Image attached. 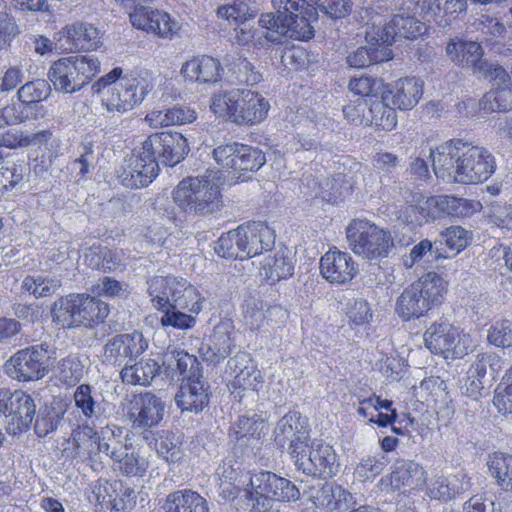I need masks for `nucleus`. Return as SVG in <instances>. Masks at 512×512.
Wrapping results in <instances>:
<instances>
[{
  "mask_svg": "<svg viewBox=\"0 0 512 512\" xmlns=\"http://www.w3.org/2000/svg\"><path fill=\"white\" fill-rule=\"evenodd\" d=\"M272 0L277 12L262 13L259 26L266 31L265 38L281 43L284 37L308 41L315 35L312 22L318 19L317 9L333 19L346 17L352 11V0Z\"/></svg>",
  "mask_w": 512,
  "mask_h": 512,
  "instance_id": "obj_1",
  "label": "nucleus"
},
{
  "mask_svg": "<svg viewBox=\"0 0 512 512\" xmlns=\"http://www.w3.org/2000/svg\"><path fill=\"white\" fill-rule=\"evenodd\" d=\"M190 151L187 138L180 132L166 130L147 136L133 149L124 170L123 182L130 188L150 185L159 175V162L167 167L181 163Z\"/></svg>",
  "mask_w": 512,
  "mask_h": 512,
  "instance_id": "obj_2",
  "label": "nucleus"
},
{
  "mask_svg": "<svg viewBox=\"0 0 512 512\" xmlns=\"http://www.w3.org/2000/svg\"><path fill=\"white\" fill-rule=\"evenodd\" d=\"M430 158L436 177L450 183L476 185L496 170L495 158L486 148L462 139H450L431 149Z\"/></svg>",
  "mask_w": 512,
  "mask_h": 512,
  "instance_id": "obj_3",
  "label": "nucleus"
},
{
  "mask_svg": "<svg viewBox=\"0 0 512 512\" xmlns=\"http://www.w3.org/2000/svg\"><path fill=\"white\" fill-rule=\"evenodd\" d=\"M448 282L436 272H427L403 289L394 310L404 322L420 319L445 302Z\"/></svg>",
  "mask_w": 512,
  "mask_h": 512,
  "instance_id": "obj_4",
  "label": "nucleus"
},
{
  "mask_svg": "<svg viewBox=\"0 0 512 512\" xmlns=\"http://www.w3.org/2000/svg\"><path fill=\"white\" fill-rule=\"evenodd\" d=\"M210 109L225 121L251 127L267 118L270 103L259 92L236 89L215 93L211 99Z\"/></svg>",
  "mask_w": 512,
  "mask_h": 512,
  "instance_id": "obj_5",
  "label": "nucleus"
},
{
  "mask_svg": "<svg viewBox=\"0 0 512 512\" xmlns=\"http://www.w3.org/2000/svg\"><path fill=\"white\" fill-rule=\"evenodd\" d=\"M109 312L110 307L106 302L87 293L62 296L51 308L53 322L62 328H94L105 322Z\"/></svg>",
  "mask_w": 512,
  "mask_h": 512,
  "instance_id": "obj_6",
  "label": "nucleus"
},
{
  "mask_svg": "<svg viewBox=\"0 0 512 512\" xmlns=\"http://www.w3.org/2000/svg\"><path fill=\"white\" fill-rule=\"evenodd\" d=\"M147 293L154 309L172 308L198 315L205 302L204 296L193 284L173 276H153L147 282Z\"/></svg>",
  "mask_w": 512,
  "mask_h": 512,
  "instance_id": "obj_7",
  "label": "nucleus"
},
{
  "mask_svg": "<svg viewBox=\"0 0 512 512\" xmlns=\"http://www.w3.org/2000/svg\"><path fill=\"white\" fill-rule=\"evenodd\" d=\"M100 72L98 58L69 55L53 61L47 76L55 91L73 94L87 86Z\"/></svg>",
  "mask_w": 512,
  "mask_h": 512,
  "instance_id": "obj_8",
  "label": "nucleus"
},
{
  "mask_svg": "<svg viewBox=\"0 0 512 512\" xmlns=\"http://www.w3.org/2000/svg\"><path fill=\"white\" fill-rule=\"evenodd\" d=\"M345 235L350 250L367 260L386 258L394 247L391 231L366 218L352 219Z\"/></svg>",
  "mask_w": 512,
  "mask_h": 512,
  "instance_id": "obj_9",
  "label": "nucleus"
},
{
  "mask_svg": "<svg viewBox=\"0 0 512 512\" xmlns=\"http://www.w3.org/2000/svg\"><path fill=\"white\" fill-rule=\"evenodd\" d=\"M175 204L186 213L211 214L222 206L220 186L208 176L183 178L172 192Z\"/></svg>",
  "mask_w": 512,
  "mask_h": 512,
  "instance_id": "obj_10",
  "label": "nucleus"
},
{
  "mask_svg": "<svg viewBox=\"0 0 512 512\" xmlns=\"http://www.w3.org/2000/svg\"><path fill=\"white\" fill-rule=\"evenodd\" d=\"M57 359L56 349L47 343L27 346L13 353L4 363V372L12 380L27 383L43 379Z\"/></svg>",
  "mask_w": 512,
  "mask_h": 512,
  "instance_id": "obj_11",
  "label": "nucleus"
},
{
  "mask_svg": "<svg viewBox=\"0 0 512 512\" xmlns=\"http://www.w3.org/2000/svg\"><path fill=\"white\" fill-rule=\"evenodd\" d=\"M245 491L253 512L269 511L272 500L290 502L300 497V491L293 482L270 471L252 473Z\"/></svg>",
  "mask_w": 512,
  "mask_h": 512,
  "instance_id": "obj_12",
  "label": "nucleus"
},
{
  "mask_svg": "<svg viewBox=\"0 0 512 512\" xmlns=\"http://www.w3.org/2000/svg\"><path fill=\"white\" fill-rule=\"evenodd\" d=\"M154 88L151 77L139 73L123 78L102 93L101 104L109 113L124 114L140 105Z\"/></svg>",
  "mask_w": 512,
  "mask_h": 512,
  "instance_id": "obj_13",
  "label": "nucleus"
},
{
  "mask_svg": "<svg viewBox=\"0 0 512 512\" xmlns=\"http://www.w3.org/2000/svg\"><path fill=\"white\" fill-rule=\"evenodd\" d=\"M216 163L240 181L250 178L249 173L258 171L266 162L265 154L257 147L232 142L213 149Z\"/></svg>",
  "mask_w": 512,
  "mask_h": 512,
  "instance_id": "obj_14",
  "label": "nucleus"
},
{
  "mask_svg": "<svg viewBox=\"0 0 512 512\" xmlns=\"http://www.w3.org/2000/svg\"><path fill=\"white\" fill-rule=\"evenodd\" d=\"M87 498L98 512H129L136 504L134 489L118 479L96 480Z\"/></svg>",
  "mask_w": 512,
  "mask_h": 512,
  "instance_id": "obj_15",
  "label": "nucleus"
},
{
  "mask_svg": "<svg viewBox=\"0 0 512 512\" xmlns=\"http://www.w3.org/2000/svg\"><path fill=\"white\" fill-rule=\"evenodd\" d=\"M291 456L298 470L306 475L329 479L338 472L339 463L333 446L321 440H314L311 444L307 442L303 449Z\"/></svg>",
  "mask_w": 512,
  "mask_h": 512,
  "instance_id": "obj_16",
  "label": "nucleus"
},
{
  "mask_svg": "<svg viewBox=\"0 0 512 512\" xmlns=\"http://www.w3.org/2000/svg\"><path fill=\"white\" fill-rule=\"evenodd\" d=\"M338 172L319 183L316 194L322 201L332 205L343 202L357 189V178L361 174L362 163L352 156H344L339 162Z\"/></svg>",
  "mask_w": 512,
  "mask_h": 512,
  "instance_id": "obj_17",
  "label": "nucleus"
},
{
  "mask_svg": "<svg viewBox=\"0 0 512 512\" xmlns=\"http://www.w3.org/2000/svg\"><path fill=\"white\" fill-rule=\"evenodd\" d=\"M426 347L434 354L448 359H460L467 353L468 337L449 322H434L424 333Z\"/></svg>",
  "mask_w": 512,
  "mask_h": 512,
  "instance_id": "obj_18",
  "label": "nucleus"
},
{
  "mask_svg": "<svg viewBox=\"0 0 512 512\" xmlns=\"http://www.w3.org/2000/svg\"><path fill=\"white\" fill-rule=\"evenodd\" d=\"M54 44L60 53L91 52L100 47L101 33L91 23L75 21L54 34Z\"/></svg>",
  "mask_w": 512,
  "mask_h": 512,
  "instance_id": "obj_19",
  "label": "nucleus"
},
{
  "mask_svg": "<svg viewBox=\"0 0 512 512\" xmlns=\"http://www.w3.org/2000/svg\"><path fill=\"white\" fill-rule=\"evenodd\" d=\"M129 20L134 28L163 40L180 35L181 24L164 10L139 5L129 14Z\"/></svg>",
  "mask_w": 512,
  "mask_h": 512,
  "instance_id": "obj_20",
  "label": "nucleus"
},
{
  "mask_svg": "<svg viewBox=\"0 0 512 512\" xmlns=\"http://www.w3.org/2000/svg\"><path fill=\"white\" fill-rule=\"evenodd\" d=\"M425 207L421 208L422 218L426 222L437 218H468L482 209L479 201L453 195H434L427 197Z\"/></svg>",
  "mask_w": 512,
  "mask_h": 512,
  "instance_id": "obj_21",
  "label": "nucleus"
},
{
  "mask_svg": "<svg viewBox=\"0 0 512 512\" xmlns=\"http://www.w3.org/2000/svg\"><path fill=\"white\" fill-rule=\"evenodd\" d=\"M319 270L321 276L335 286L351 284L360 272L359 264L352 255L335 246L321 256Z\"/></svg>",
  "mask_w": 512,
  "mask_h": 512,
  "instance_id": "obj_22",
  "label": "nucleus"
},
{
  "mask_svg": "<svg viewBox=\"0 0 512 512\" xmlns=\"http://www.w3.org/2000/svg\"><path fill=\"white\" fill-rule=\"evenodd\" d=\"M408 10L440 27L450 26L465 15L464 0H408Z\"/></svg>",
  "mask_w": 512,
  "mask_h": 512,
  "instance_id": "obj_23",
  "label": "nucleus"
},
{
  "mask_svg": "<svg viewBox=\"0 0 512 512\" xmlns=\"http://www.w3.org/2000/svg\"><path fill=\"white\" fill-rule=\"evenodd\" d=\"M164 412V402L152 392L133 394L127 405V416L135 428L157 426L163 420Z\"/></svg>",
  "mask_w": 512,
  "mask_h": 512,
  "instance_id": "obj_24",
  "label": "nucleus"
},
{
  "mask_svg": "<svg viewBox=\"0 0 512 512\" xmlns=\"http://www.w3.org/2000/svg\"><path fill=\"white\" fill-rule=\"evenodd\" d=\"M446 52L454 63L470 67L474 73L481 74L484 78L489 77L492 70L500 66L499 64H490L483 59V48L476 41L452 40L447 44Z\"/></svg>",
  "mask_w": 512,
  "mask_h": 512,
  "instance_id": "obj_25",
  "label": "nucleus"
},
{
  "mask_svg": "<svg viewBox=\"0 0 512 512\" xmlns=\"http://www.w3.org/2000/svg\"><path fill=\"white\" fill-rule=\"evenodd\" d=\"M492 82L493 89L485 93L480 100V108L485 112H505L512 108V80L510 74L502 66L492 70L486 77Z\"/></svg>",
  "mask_w": 512,
  "mask_h": 512,
  "instance_id": "obj_26",
  "label": "nucleus"
},
{
  "mask_svg": "<svg viewBox=\"0 0 512 512\" xmlns=\"http://www.w3.org/2000/svg\"><path fill=\"white\" fill-rule=\"evenodd\" d=\"M424 82L414 76L399 78L393 83L383 85L381 98L391 102L394 108L399 110H410L415 107L422 98Z\"/></svg>",
  "mask_w": 512,
  "mask_h": 512,
  "instance_id": "obj_27",
  "label": "nucleus"
},
{
  "mask_svg": "<svg viewBox=\"0 0 512 512\" xmlns=\"http://www.w3.org/2000/svg\"><path fill=\"white\" fill-rule=\"evenodd\" d=\"M309 425L306 417L298 411H289L278 422L275 441L278 445L284 446L290 441V454L303 449L308 442Z\"/></svg>",
  "mask_w": 512,
  "mask_h": 512,
  "instance_id": "obj_28",
  "label": "nucleus"
},
{
  "mask_svg": "<svg viewBox=\"0 0 512 512\" xmlns=\"http://www.w3.org/2000/svg\"><path fill=\"white\" fill-rule=\"evenodd\" d=\"M36 405L34 399L23 390H15L11 394L6 430L11 435L27 431L35 417Z\"/></svg>",
  "mask_w": 512,
  "mask_h": 512,
  "instance_id": "obj_29",
  "label": "nucleus"
},
{
  "mask_svg": "<svg viewBox=\"0 0 512 512\" xmlns=\"http://www.w3.org/2000/svg\"><path fill=\"white\" fill-rule=\"evenodd\" d=\"M182 76L193 83L215 84L221 81L224 68L219 59L210 55H196L181 67Z\"/></svg>",
  "mask_w": 512,
  "mask_h": 512,
  "instance_id": "obj_30",
  "label": "nucleus"
},
{
  "mask_svg": "<svg viewBox=\"0 0 512 512\" xmlns=\"http://www.w3.org/2000/svg\"><path fill=\"white\" fill-rule=\"evenodd\" d=\"M249 259L271 251L276 242V232L265 221L249 220L240 224Z\"/></svg>",
  "mask_w": 512,
  "mask_h": 512,
  "instance_id": "obj_31",
  "label": "nucleus"
},
{
  "mask_svg": "<svg viewBox=\"0 0 512 512\" xmlns=\"http://www.w3.org/2000/svg\"><path fill=\"white\" fill-rule=\"evenodd\" d=\"M209 385L203 380V376L189 377L180 385L175 396L177 406L182 411L201 412L210 401Z\"/></svg>",
  "mask_w": 512,
  "mask_h": 512,
  "instance_id": "obj_32",
  "label": "nucleus"
},
{
  "mask_svg": "<svg viewBox=\"0 0 512 512\" xmlns=\"http://www.w3.org/2000/svg\"><path fill=\"white\" fill-rule=\"evenodd\" d=\"M143 334L134 331L130 334H119L110 339L105 347L104 354L114 364H121L127 358H136L147 348Z\"/></svg>",
  "mask_w": 512,
  "mask_h": 512,
  "instance_id": "obj_33",
  "label": "nucleus"
},
{
  "mask_svg": "<svg viewBox=\"0 0 512 512\" xmlns=\"http://www.w3.org/2000/svg\"><path fill=\"white\" fill-rule=\"evenodd\" d=\"M235 327L230 319H222L212 331L210 336V344L206 354L205 360L218 364L226 359L235 347L234 341Z\"/></svg>",
  "mask_w": 512,
  "mask_h": 512,
  "instance_id": "obj_34",
  "label": "nucleus"
},
{
  "mask_svg": "<svg viewBox=\"0 0 512 512\" xmlns=\"http://www.w3.org/2000/svg\"><path fill=\"white\" fill-rule=\"evenodd\" d=\"M352 494L338 484H324L311 496L313 512H345Z\"/></svg>",
  "mask_w": 512,
  "mask_h": 512,
  "instance_id": "obj_35",
  "label": "nucleus"
},
{
  "mask_svg": "<svg viewBox=\"0 0 512 512\" xmlns=\"http://www.w3.org/2000/svg\"><path fill=\"white\" fill-rule=\"evenodd\" d=\"M412 16L394 15L382 29L380 40L389 48L397 37L416 39L426 30L423 22Z\"/></svg>",
  "mask_w": 512,
  "mask_h": 512,
  "instance_id": "obj_36",
  "label": "nucleus"
},
{
  "mask_svg": "<svg viewBox=\"0 0 512 512\" xmlns=\"http://www.w3.org/2000/svg\"><path fill=\"white\" fill-rule=\"evenodd\" d=\"M161 509L163 512H209V505L197 491L180 489L165 497Z\"/></svg>",
  "mask_w": 512,
  "mask_h": 512,
  "instance_id": "obj_37",
  "label": "nucleus"
},
{
  "mask_svg": "<svg viewBox=\"0 0 512 512\" xmlns=\"http://www.w3.org/2000/svg\"><path fill=\"white\" fill-rule=\"evenodd\" d=\"M424 468L413 461L398 463L390 474V483L396 488L408 487L410 490L421 489L426 485Z\"/></svg>",
  "mask_w": 512,
  "mask_h": 512,
  "instance_id": "obj_38",
  "label": "nucleus"
},
{
  "mask_svg": "<svg viewBox=\"0 0 512 512\" xmlns=\"http://www.w3.org/2000/svg\"><path fill=\"white\" fill-rule=\"evenodd\" d=\"M241 226L223 232L214 244L215 253L228 260H248L249 256L242 236Z\"/></svg>",
  "mask_w": 512,
  "mask_h": 512,
  "instance_id": "obj_39",
  "label": "nucleus"
},
{
  "mask_svg": "<svg viewBox=\"0 0 512 512\" xmlns=\"http://www.w3.org/2000/svg\"><path fill=\"white\" fill-rule=\"evenodd\" d=\"M397 123L396 110L389 106L386 100H370L364 127H371L377 132H390L396 128Z\"/></svg>",
  "mask_w": 512,
  "mask_h": 512,
  "instance_id": "obj_40",
  "label": "nucleus"
},
{
  "mask_svg": "<svg viewBox=\"0 0 512 512\" xmlns=\"http://www.w3.org/2000/svg\"><path fill=\"white\" fill-rule=\"evenodd\" d=\"M72 439L78 453L88 456L105 453L109 456L111 452L110 445L104 441L98 431L88 424L77 426L72 432Z\"/></svg>",
  "mask_w": 512,
  "mask_h": 512,
  "instance_id": "obj_41",
  "label": "nucleus"
},
{
  "mask_svg": "<svg viewBox=\"0 0 512 512\" xmlns=\"http://www.w3.org/2000/svg\"><path fill=\"white\" fill-rule=\"evenodd\" d=\"M52 135L53 133L49 129L29 134L18 128H11L0 134V148L17 150L32 145L47 144Z\"/></svg>",
  "mask_w": 512,
  "mask_h": 512,
  "instance_id": "obj_42",
  "label": "nucleus"
},
{
  "mask_svg": "<svg viewBox=\"0 0 512 512\" xmlns=\"http://www.w3.org/2000/svg\"><path fill=\"white\" fill-rule=\"evenodd\" d=\"M268 427L264 419L259 415H242L234 421L229 428V435L236 440L246 443L261 440L267 433Z\"/></svg>",
  "mask_w": 512,
  "mask_h": 512,
  "instance_id": "obj_43",
  "label": "nucleus"
},
{
  "mask_svg": "<svg viewBox=\"0 0 512 512\" xmlns=\"http://www.w3.org/2000/svg\"><path fill=\"white\" fill-rule=\"evenodd\" d=\"M261 273L270 285L286 280L294 274V263L284 251H277L265 257L261 265Z\"/></svg>",
  "mask_w": 512,
  "mask_h": 512,
  "instance_id": "obj_44",
  "label": "nucleus"
},
{
  "mask_svg": "<svg viewBox=\"0 0 512 512\" xmlns=\"http://www.w3.org/2000/svg\"><path fill=\"white\" fill-rule=\"evenodd\" d=\"M487 468L496 485L503 491L512 493V454L503 451L490 453Z\"/></svg>",
  "mask_w": 512,
  "mask_h": 512,
  "instance_id": "obj_45",
  "label": "nucleus"
},
{
  "mask_svg": "<svg viewBox=\"0 0 512 512\" xmlns=\"http://www.w3.org/2000/svg\"><path fill=\"white\" fill-rule=\"evenodd\" d=\"M392 50L383 42L371 46H361L347 56V63L353 68H365L373 64L389 61Z\"/></svg>",
  "mask_w": 512,
  "mask_h": 512,
  "instance_id": "obj_46",
  "label": "nucleus"
},
{
  "mask_svg": "<svg viewBox=\"0 0 512 512\" xmlns=\"http://www.w3.org/2000/svg\"><path fill=\"white\" fill-rule=\"evenodd\" d=\"M109 457L118 463L119 470L127 477L143 478L148 473L150 462L135 451L128 452L125 445V452L111 450Z\"/></svg>",
  "mask_w": 512,
  "mask_h": 512,
  "instance_id": "obj_47",
  "label": "nucleus"
},
{
  "mask_svg": "<svg viewBox=\"0 0 512 512\" xmlns=\"http://www.w3.org/2000/svg\"><path fill=\"white\" fill-rule=\"evenodd\" d=\"M160 370L161 366L156 360L142 359L133 365L125 366L120 374L125 383L146 386L159 374Z\"/></svg>",
  "mask_w": 512,
  "mask_h": 512,
  "instance_id": "obj_48",
  "label": "nucleus"
},
{
  "mask_svg": "<svg viewBox=\"0 0 512 512\" xmlns=\"http://www.w3.org/2000/svg\"><path fill=\"white\" fill-rule=\"evenodd\" d=\"M145 439L167 462L176 463L181 460L183 455L181 442L172 431H158L151 439L148 436H145Z\"/></svg>",
  "mask_w": 512,
  "mask_h": 512,
  "instance_id": "obj_49",
  "label": "nucleus"
},
{
  "mask_svg": "<svg viewBox=\"0 0 512 512\" xmlns=\"http://www.w3.org/2000/svg\"><path fill=\"white\" fill-rule=\"evenodd\" d=\"M168 367L182 376L183 381L189 377L202 376L200 362L197 357L187 351L175 348L167 353Z\"/></svg>",
  "mask_w": 512,
  "mask_h": 512,
  "instance_id": "obj_50",
  "label": "nucleus"
},
{
  "mask_svg": "<svg viewBox=\"0 0 512 512\" xmlns=\"http://www.w3.org/2000/svg\"><path fill=\"white\" fill-rule=\"evenodd\" d=\"M85 265L93 270L113 271L119 264L117 253L102 245H92L84 253Z\"/></svg>",
  "mask_w": 512,
  "mask_h": 512,
  "instance_id": "obj_51",
  "label": "nucleus"
},
{
  "mask_svg": "<svg viewBox=\"0 0 512 512\" xmlns=\"http://www.w3.org/2000/svg\"><path fill=\"white\" fill-rule=\"evenodd\" d=\"M51 94V86L44 79H34L26 82L17 91V98L25 108H34L46 101Z\"/></svg>",
  "mask_w": 512,
  "mask_h": 512,
  "instance_id": "obj_52",
  "label": "nucleus"
},
{
  "mask_svg": "<svg viewBox=\"0 0 512 512\" xmlns=\"http://www.w3.org/2000/svg\"><path fill=\"white\" fill-rule=\"evenodd\" d=\"M263 382L262 372L256 366H245L231 380L230 389L241 397L244 391H258Z\"/></svg>",
  "mask_w": 512,
  "mask_h": 512,
  "instance_id": "obj_53",
  "label": "nucleus"
},
{
  "mask_svg": "<svg viewBox=\"0 0 512 512\" xmlns=\"http://www.w3.org/2000/svg\"><path fill=\"white\" fill-rule=\"evenodd\" d=\"M493 404L499 413L512 418V365L505 371L495 389Z\"/></svg>",
  "mask_w": 512,
  "mask_h": 512,
  "instance_id": "obj_54",
  "label": "nucleus"
},
{
  "mask_svg": "<svg viewBox=\"0 0 512 512\" xmlns=\"http://www.w3.org/2000/svg\"><path fill=\"white\" fill-rule=\"evenodd\" d=\"M256 15L257 11L241 0H235L232 4L222 5L217 9V16L219 18L235 25L244 24L246 21L255 18Z\"/></svg>",
  "mask_w": 512,
  "mask_h": 512,
  "instance_id": "obj_55",
  "label": "nucleus"
},
{
  "mask_svg": "<svg viewBox=\"0 0 512 512\" xmlns=\"http://www.w3.org/2000/svg\"><path fill=\"white\" fill-rule=\"evenodd\" d=\"M162 312L160 318V324L162 327H172L177 330H188L192 329L196 325V317L194 314L185 313V311L178 308H172L171 305H167L166 308L156 309Z\"/></svg>",
  "mask_w": 512,
  "mask_h": 512,
  "instance_id": "obj_56",
  "label": "nucleus"
},
{
  "mask_svg": "<svg viewBox=\"0 0 512 512\" xmlns=\"http://www.w3.org/2000/svg\"><path fill=\"white\" fill-rule=\"evenodd\" d=\"M61 286L60 280L44 276H26L22 281V289L36 298L49 297Z\"/></svg>",
  "mask_w": 512,
  "mask_h": 512,
  "instance_id": "obj_57",
  "label": "nucleus"
},
{
  "mask_svg": "<svg viewBox=\"0 0 512 512\" xmlns=\"http://www.w3.org/2000/svg\"><path fill=\"white\" fill-rule=\"evenodd\" d=\"M384 84L381 79L361 75L359 77H352L349 80L348 88L350 92L361 97V99L366 100V98H370L372 100L374 97L377 98L379 89H381V92L383 91Z\"/></svg>",
  "mask_w": 512,
  "mask_h": 512,
  "instance_id": "obj_58",
  "label": "nucleus"
},
{
  "mask_svg": "<svg viewBox=\"0 0 512 512\" xmlns=\"http://www.w3.org/2000/svg\"><path fill=\"white\" fill-rule=\"evenodd\" d=\"M385 466L384 457L369 455L363 457L357 464L354 469V476L359 482H372L383 472Z\"/></svg>",
  "mask_w": 512,
  "mask_h": 512,
  "instance_id": "obj_59",
  "label": "nucleus"
},
{
  "mask_svg": "<svg viewBox=\"0 0 512 512\" xmlns=\"http://www.w3.org/2000/svg\"><path fill=\"white\" fill-rule=\"evenodd\" d=\"M83 376V365L81 361L74 356H67L59 362L58 378L68 386L75 385Z\"/></svg>",
  "mask_w": 512,
  "mask_h": 512,
  "instance_id": "obj_60",
  "label": "nucleus"
},
{
  "mask_svg": "<svg viewBox=\"0 0 512 512\" xmlns=\"http://www.w3.org/2000/svg\"><path fill=\"white\" fill-rule=\"evenodd\" d=\"M487 340L496 347H512V321H495L488 330Z\"/></svg>",
  "mask_w": 512,
  "mask_h": 512,
  "instance_id": "obj_61",
  "label": "nucleus"
},
{
  "mask_svg": "<svg viewBox=\"0 0 512 512\" xmlns=\"http://www.w3.org/2000/svg\"><path fill=\"white\" fill-rule=\"evenodd\" d=\"M346 314L351 327L367 326L373 317L370 305L364 299H354L350 302Z\"/></svg>",
  "mask_w": 512,
  "mask_h": 512,
  "instance_id": "obj_62",
  "label": "nucleus"
},
{
  "mask_svg": "<svg viewBox=\"0 0 512 512\" xmlns=\"http://www.w3.org/2000/svg\"><path fill=\"white\" fill-rule=\"evenodd\" d=\"M445 245L451 251L459 253L463 251L471 242V232L461 226H450L441 233Z\"/></svg>",
  "mask_w": 512,
  "mask_h": 512,
  "instance_id": "obj_63",
  "label": "nucleus"
},
{
  "mask_svg": "<svg viewBox=\"0 0 512 512\" xmlns=\"http://www.w3.org/2000/svg\"><path fill=\"white\" fill-rule=\"evenodd\" d=\"M99 296L110 299L119 298L126 300L130 295L128 284H125L113 277H103L97 285V290H93Z\"/></svg>",
  "mask_w": 512,
  "mask_h": 512,
  "instance_id": "obj_64",
  "label": "nucleus"
}]
</instances>
